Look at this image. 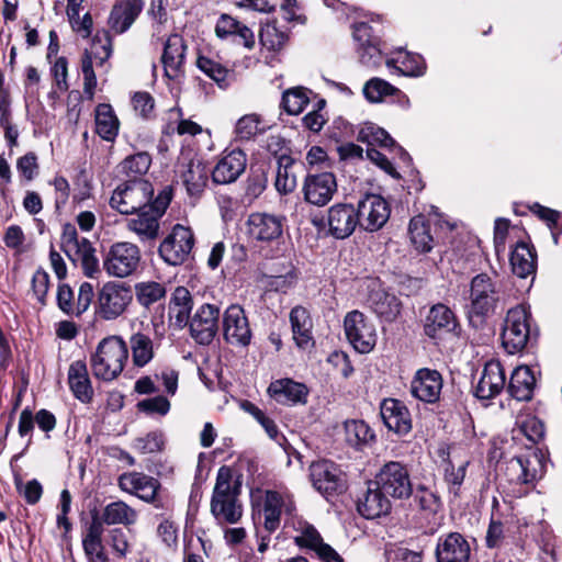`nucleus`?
I'll list each match as a JSON object with an SVG mask.
<instances>
[{
	"instance_id": "f257e3e1",
	"label": "nucleus",
	"mask_w": 562,
	"mask_h": 562,
	"mask_svg": "<svg viewBox=\"0 0 562 562\" xmlns=\"http://www.w3.org/2000/svg\"><path fill=\"white\" fill-rule=\"evenodd\" d=\"M240 484L233 482L231 468L223 465L218 469L213 488L210 510L218 525H235L244 514L240 501Z\"/></svg>"
},
{
	"instance_id": "f03ea898",
	"label": "nucleus",
	"mask_w": 562,
	"mask_h": 562,
	"mask_svg": "<svg viewBox=\"0 0 562 562\" xmlns=\"http://www.w3.org/2000/svg\"><path fill=\"white\" fill-rule=\"evenodd\" d=\"M510 299L506 284L497 277L479 273L470 283V317L484 318L504 308Z\"/></svg>"
},
{
	"instance_id": "7ed1b4c3",
	"label": "nucleus",
	"mask_w": 562,
	"mask_h": 562,
	"mask_svg": "<svg viewBox=\"0 0 562 562\" xmlns=\"http://www.w3.org/2000/svg\"><path fill=\"white\" fill-rule=\"evenodd\" d=\"M128 358V347L120 336L103 338L90 357L93 375L103 381L116 379Z\"/></svg>"
},
{
	"instance_id": "20e7f679",
	"label": "nucleus",
	"mask_w": 562,
	"mask_h": 562,
	"mask_svg": "<svg viewBox=\"0 0 562 562\" xmlns=\"http://www.w3.org/2000/svg\"><path fill=\"white\" fill-rule=\"evenodd\" d=\"M153 196L154 187L148 180L127 179L113 191L110 205L122 214H134L149 207Z\"/></svg>"
},
{
	"instance_id": "39448f33",
	"label": "nucleus",
	"mask_w": 562,
	"mask_h": 562,
	"mask_svg": "<svg viewBox=\"0 0 562 562\" xmlns=\"http://www.w3.org/2000/svg\"><path fill=\"white\" fill-rule=\"evenodd\" d=\"M60 248L74 263H79L87 277L92 278L99 271V260L95 249L86 237L79 238L74 224L63 226Z\"/></svg>"
},
{
	"instance_id": "423d86ee",
	"label": "nucleus",
	"mask_w": 562,
	"mask_h": 562,
	"mask_svg": "<svg viewBox=\"0 0 562 562\" xmlns=\"http://www.w3.org/2000/svg\"><path fill=\"white\" fill-rule=\"evenodd\" d=\"M171 196V189L166 187L158 193L149 207L136 212L137 216L127 221V228L134 232L142 241L156 239L159 233V218L165 214Z\"/></svg>"
},
{
	"instance_id": "0eeeda50",
	"label": "nucleus",
	"mask_w": 562,
	"mask_h": 562,
	"mask_svg": "<svg viewBox=\"0 0 562 562\" xmlns=\"http://www.w3.org/2000/svg\"><path fill=\"white\" fill-rule=\"evenodd\" d=\"M530 313L522 306L517 305L508 310L501 335L502 345L509 355L524 350L530 337Z\"/></svg>"
},
{
	"instance_id": "6e6552de",
	"label": "nucleus",
	"mask_w": 562,
	"mask_h": 562,
	"mask_svg": "<svg viewBox=\"0 0 562 562\" xmlns=\"http://www.w3.org/2000/svg\"><path fill=\"white\" fill-rule=\"evenodd\" d=\"M374 481L390 499L404 501L413 494L409 471L402 462H386L376 473Z\"/></svg>"
},
{
	"instance_id": "1a4fd4ad",
	"label": "nucleus",
	"mask_w": 562,
	"mask_h": 562,
	"mask_svg": "<svg viewBox=\"0 0 562 562\" xmlns=\"http://www.w3.org/2000/svg\"><path fill=\"white\" fill-rule=\"evenodd\" d=\"M546 472V458L541 450H532L512 458L506 463L508 481L519 485L533 487Z\"/></svg>"
},
{
	"instance_id": "9d476101",
	"label": "nucleus",
	"mask_w": 562,
	"mask_h": 562,
	"mask_svg": "<svg viewBox=\"0 0 562 562\" xmlns=\"http://www.w3.org/2000/svg\"><path fill=\"white\" fill-rule=\"evenodd\" d=\"M308 472L313 487L327 498L341 494L347 488L345 473L330 460L322 459L312 462Z\"/></svg>"
},
{
	"instance_id": "9b49d317",
	"label": "nucleus",
	"mask_w": 562,
	"mask_h": 562,
	"mask_svg": "<svg viewBox=\"0 0 562 562\" xmlns=\"http://www.w3.org/2000/svg\"><path fill=\"white\" fill-rule=\"evenodd\" d=\"M133 300L132 290L125 283L106 282L98 292L97 314L105 321L121 316Z\"/></svg>"
},
{
	"instance_id": "f8f14e48",
	"label": "nucleus",
	"mask_w": 562,
	"mask_h": 562,
	"mask_svg": "<svg viewBox=\"0 0 562 562\" xmlns=\"http://www.w3.org/2000/svg\"><path fill=\"white\" fill-rule=\"evenodd\" d=\"M140 261L139 248L127 241L113 244L103 261L105 272L115 278L132 276L138 268Z\"/></svg>"
},
{
	"instance_id": "ddd939ff",
	"label": "nucleus",
	"mask_w": 562,
	"mask_h": 562,
	"mask_svg": "<svg viewBox=\"0 0 562 562\" xmlns=\"http://www.w3.org/2000/svg\"><path fill=\"white\" fill-rule=\"evenodd\" d=\"M193 246V232L189 227L177 224L160 244L158 252L166 263L179 266L188 260Z\"/></svg>"
},
{
	"instance_id": "4468645a",
	"label": "nucleus",
	"mask_w": 562,
	"mask_h": 562,
	"mask_svg": "<svg viewBox=\"0 0 562 562\" xmlns=\"http://www.w3.org/2000/svg\"><path fill=\"white\" fill-rule=\"evenodd\" d=\"M344 328L348 341L358 352H370L375 346V327L360 311L355 310L347 313Z\"/></svg>"
},
{
	"instance_id": "2eb2a0df",
	"label": "nucleus",
	"mask_w": 562,
	"mask_h": 562,
	"mask_svg": "<svg viewBox=\"0 0 562 562\" xmlns=\"http://www.w3.org/2000/svg\"><path fill=\"white\" fill-rule=\"evenodd\" d=\"M359 227L367 232L381 229L390 217L389 203L379 194H367L356 207Z\"/></svg>"
},
{
	"instance_id": "dca6fc26",
	"label": "nucleus",
	"mask_w": 562,
	"mask_h": 562,
	"mask_svg": "<svg viewBox=\"0 0 562 562\" xmlns=\"http://www.w3.org/2000/svg\"><path fill=\"white\" fill-rule=\"evenodd\" d=\"M119 486L122 491L137 496L139 499L162 507L159 498L160 482L142 472L123 473L119 477Z\"/></svg>"
},
{
	"instance_id": "f3484780",
	"label": "nucleus",
	"mask_w": 562,
	"mask_h": 562,
	"mask_svg": "<svg viewBox=\"0 0 562 562\" xmlns=\"http://www.w3.org/2000/svg\"><path fill=\"white\" fill-rule=\"evenodd\" d=\"M178 172L190 195L200 194L209 180V169L192 151H184L178 159Z\"/></svg>"
},
{
	"instance_id": "a211bd4d",
	"label": "nucleus",
	"mask_w": 562,
	"mask_h": 562,
	"mask_svg": "<svg viewBox=\"0 0 562 562\" xmlns=\"http://www.w3.org/2000/svg\"><path fill=\"white\" fill-rule=\"evenodd\" d=\"M223 336L226 342L246 347L252 334L244 308L238 304L229 305L223 314Z\"/></svg>"
},
{
	"instance_id": "6ab92c4d",
	"label": "nucleus",
	"mask_w": 562,
	"mask_h": 562,
	"mask_svg": "<svg viewBox=\"0 0 562 562\" xmlns=\"http://www.w3.org/2000/svg\"><path fill=\"white\" fill-rule=\"evenodd\" d=\"M220 308L214 304H202L188 325L192 338L200 345H210L218 330Z\"/></svg>"
},
{
	"instance_id": "aec40b11",
	"label": "nucleus",
	"mask_w": 562,
	"mask_h": 562,
	"mask_svg": "<svg viewBox=\"0 0 562 562\" xmlns=\"http://www.w3.org/2000/svg\"><path fill=\"white\" fill-rule=\"evenodd\" d=\"M337 192V181L333 172L307 175L303 184L304 200L316 206L326 205Z\"/></svg>"
},
{
	"instance_id": "412c9836",
	"label": "nucleus",
	"mask_w": 562,
	"mask_h": 562,
	"mask_svg": "<svg viewBox=\"0 0 562 562\" xmlns=\"http://www.w3.org/2000/svg\"><path fill=\"white\" fill-rule=\"evenodd\" d=\"M443 380L437 370L422 368L416 371L411 382V394L428 404L439 401Z\"/></svg>"
},
{
	"instance_id": "4be33fe9",
	"label": "nucleus",
	"mask_w": 562,
	"mask_h": 562,
	"mask_svg": "<svg viewBox=\"0 0 562 562\" xmlns=\"http://www.w3.org/2000/svg\"><path fill=\"white\" fill-rule=\"evenodd\" d=\"M93 297V286L89 282L80 284L77 301H75L71 288L63 283L58 285L56 300L60 311L67 315L78 317L89 308Z\"/></svg>"
},
{
	"instance_id": "5701e85b",
	"label": "nucleus",
	"mask_w": 562,
	"mask_h": 562,
	"mask_svg": "<svg viewBox=\"0 0 562 562\" xmlns=\"http://www.w3.org/2000/svg\"><path fill=\"white\" fill-rule=\"evenodd\" d=\"M283 226L284 217L274 214L252 213L247 220L249 236L263 243L278 240L282 236Z\"/></svg>"
},
{
	"instance_id": "b1692460",
	"label": "nucleus",
	"mask_w": 562,
	"mask_h": 562,
	"mask_svg": "<svg viewBox=\"0 0 562 562\" xmlns=\"http://www.w3.org/2000/svg\"><path fill=\"white\" fill-rule=\"evenodd\" d=\"M187 44L179 34H171L164 44L161 64L165 76L176 80L184 75Z\"/></svg>"
},
{
	"instance_id": "393cba45",
	"label": "nucleus",
	"mask_w": 562,
	"mask_h": 562,
	"mask_svg": "<svg viewBox=\"0 0 562 562\" xmlns=\"http://www.w3.org/2000/svg\"><path fill=\"white\" fill-rule=\"evenodd\" d=\"M295 543L301 548L313 550L324 562H345L329 544L323 541L317 529L308 522H299Z\"/></svg>"
},
{
	"instance_id": "a878e982",
	"label": "nucleus",
	"mask_w": 562,
	"mask_h": 562,
	"mask_svg": "<svg viewBox=\"0 0 562 562\" xmlns=\"http://www.w3.org/2000/svg\"><path fill=\"white\" fill-rule=\"evenodd\" d=\"M328 232L337 239L349 237L359 226L356 207L352 204L338 203L329 207L327 213Z\"/></svg>"
},
{
	"instance_id": "bb28decb",
	"label": "nucleus",
	"mask_w": 562,
	"mask_h": 562,
	"mask_svg": "<svg viewBox=\"0 0 562 562\" xmlns=\"http://www.w3.org/2000/svg\"><path fill=\"white\" fill-rule=\"evenodd\" d=\"M459 328L454 313L445 304L434 305L424 325L425 334L432 339H441L447 334H456Z\"/></svg>"
},
{
	"instance_id": "cd10ccee",
	"label": "nucleus",
	"mask_w": 562,
	"mask_h": 562,
	"mask_svg": "<svg viewBox=\"0 0 562 562\" xmlns=\"http://www.w3.org/2000/svg\"><path fill=\"white\" fill-rule=\"evenodd\" d=\"M380 414L389 430L405 436L412 430V416L406 405L396 398H384L380 405Z\"/></svg>"
},
{
	"instance_id": "c85d7f7f",
	"label": "nucleus",
	"mask_w": 562,
	"mask_h": 562,
	"mask_svg": "<svg viewBox=\"0 0 562 562\" xmlns=\"http://www.w3.org/2000/svg\"><path fill=\"white\" fill-rule=\"evenodd\" d=\"M357 509L364 518L374 519L387 515L392 509V503L373 480L368 483L367 491L359 497Z\"/></svg>"
},
{
	"instance_id": "c756f323",
	"label": "nucleus",
	"mask_w": 562,
	"mask_h": 562,
	"mask_svg": "<svg viewBox=\"0 0 562 562\" xmlns=\"http://www.w3.org/2000/svg\"><path fill=\"white\" fill-rule=\"evenodd\" d=\"M470 555V543L461 533L450 532L438 539L437 562H469Z\"/></svg>"
},
{
	"instance_id": "7c9ffc66",
	"label": "nucleus",
	"mask_w": 562,
	"mask_h": 562,
	"mask_svg": "<svg viewBox=\"0 0 562 562\" xmlns=\"http://www.w3.org/2000/svg\"><path fill=\"white\" fill-rule=\"evenodd\" d=\"M246 155L240 149H234L224 155L212 170V180L216 184L235 182L245 171Z\"/></svg>"
},
{
	"instance_id": "2f4dec72",
	"label": "nucleus",
	"mask_w": 562,
	"mask_h": 562,
	"mask_svg": "<svg viewBox=\"0 0 562 562\" xmlns=\"http://www.w3.org/2000/svg\"><path fill=\"white\" fill-rule=\"evenodd\" d=\"M506 376L499 361L491 360L485 363L482 375L475 386V396L481 400H490L504 390Z\"/></svg>"
},
{
	"instance_id": "473e14b6",
	"label": "nucleus",
	"mask_w": 562,
	"mask_h": 562,
	"mask_svg": "<svg viewBox=\"0 0 562 562\" xmlns=\"http://www.w3.org/2000/svg\"><path fill=\"white\" fill-rule=\"evenodd\" d=\"M268 392L272 398L282 405L305 404L308 389L305 384L291 379H280L270 383Z\"/></svg>"
},
{
	"instance_id": "72a5a7b5",
	"label": "nucleus",
	"mask_w": 562,
	"mask_h": 562,
	"mask_svg": "<svg viewBox=\"0 0 562 562\" xmlns=\"http://www.w3.org/2000/svg\"><path fill=\"white\" fill-rule=\"evenodd\" d=\"M144 8V0H119L109 18L111 29L122 34L126 32L134 23Z\"/></svg>"
},
{
	"instance_id": "f704fd0d",
	"label": "nucleus",
	"mask_w": 562,
	"mask_h": 562,
	"mask_svg": "<svg viewBox=\"0 0 562 562\" xmlns=\"http://www.w3.org/2000/svg\"><path fill=\"white\" fill-rule=\"evenodd\" d=\"M68 384L77 400L82 403H90L92 401L94 392L85 361L77 360L69 366Z\"/></svg>"
},
{
	"instance_id": "c9c22d12",
	"label": "nucleus",
	"mask_w": 562,
	"mask_h": 562,
	"mask_svg": "<svg viewBox=\"0 0 562 562\" xmlns=\"http://www.w3.org/2000/svg\"><path fill=\"white\" fill-rule=\"evenodd\" d=\"M537 254L533 247L518 241L510 254V266L514 274L526 279L535 276L537 269Z\"/></svg>"
},
{
	"instance_id": "e433bc0d",
	"label": "nucleus",
	"mask_w": 562,
	"mask_h": 562,
	"mask_svg": "<svg viewBox=\"0 0 562 562\" xmlns=\"http://www.w3.org/2000/svg\"><path fill=\"white\" fill-rule=\"evenodd\" d=\"M409 240L414 249L419 254L431 251L435 245L430 233V220L419 214L414 216L408 225Z\"/></svg>"
},
{
	"instance_id": "4c0bfd02",
	"label": "nucleus",
	"mask_w": 562,
	"mask_h": 562,
	"mask_svg": "<svg viewBox=\"0 0 562 562\" xmlns=\"http://www.w3.org/2000/svg\"><path fill=\"white\" fill-rule=\"evenodd\" d=\"M193 307V301L190 291L184 286H177L171 295L169 303L170 318H175V324L182 328L190 321V313Z\"/></svg>"
},
{
	"instance_id": "58836bf2",
	"label": "nucleus",
	"mask_w": 562,
	"mask_h": 562,
	"mask_svg": "<svg viewBox=\"0 0 562 562\" xmlns=\"http://www.w3.org/2000/svg\"><path fill=\"white\" fill-rule=\"evenodd\" d=\"M536 379L530 368L518 367L512 373L507 390L518 401H529L532 396Z\"/></svg>"
},
{
	"instance_id": "ea45409f",
	"label": "nucleus",
	"mask_w": 562,
	"mask_h": 562,
	"mask_svg": "<svg viewBox=\"0 0 562 562\" xmlns=\"http://www.w3.org/2000/svg\"><path fill=\"white\" fill-rule=\"evenodd\" d=\"M290 322L296 346L306 348L313 340L312 319L308 311L303 306L293 307L290 312Z\"/></svg>"
},
{
	"instance_id": "a19ab883",
	"label": "nucleus",
	"mask_w": 562,
	"mask_h": 562,
	"mask_svg": "<svg viewBox=\"0 0 562 562\" xmlns=\"http://www.w3.org/2000/svg\"><path fill=\"white\" fill-rule=\"evenodd\" d=\"M412 496L418 512L426 518L436 516L442 508V502L437 491L424 484H418L415 490L413 488Z\"/></svg>"
},
{
	"instance_id": "79ce46f5",
	"label": "nucleus",
	"mask_w": 562,
	"mask_h": 562,
	"mask_svg": "<svg viewBox=\"0 0 562 562\" xmlns=\"http://www.w3.org/2000/svg\"><path fill=\"white\" fill-rule=\"evenodd\" d=\"M373 312L385 321H393L401 312V303L393 294L384 291H373L369 296Z\"/></svg>"
},
{
	"instance_id": "37998d69",
	"label": "nucleus",
	"mask_w": 562,
	"mask_h": 562,
	"mask_svg": "<svg viewBox=\"0 0 562 562\" xmlns=\"http://www.w3.org/2000/svg\"><path fill=\"white\" fill-rule=\"evenodd\" d=\"M95 132L106 142H113L117 136L119 120L110 104L101 103L97 106Z\"/></svg>"
},
{
	"instance_id": "c03bdc74",
	"label": "nucleus",
	"mask_w": 562,
	"mask_h": 562,
	"mask_svg": "<svg viewBox=\"0 0 562 562\" xmlns=\"http://www.w3.org/2000/svg\"><path fill=\"white\" fill-rule=\"evenodd\" d=\"M130 348L132 350L133 363L138 368L148 364L155 356V344L153 339L140 331L134 333L130 337Z\"/></svg>"
},
{
	"instance_id": "a18cd8bd",
	"label": "nucleus",
	"mask_w": 562,
	"mask_h": 562,
	"mask_svg": "<svg viewBox=\"0 0 562 562\" xmlns=\"http://www.w3.org/2000/svg\"><path fill=\"white\" fill-rule=\"evenodd\" d=\"M105 525H134L137 512L123 501H115L104 506L101 514Z\"/></svg>"
},
{
	"instance_id": "49530a36",
	"label": "nucleus",
	"mask_w": 562,
	"mask_h": 562,
	"mask_svg": "<svg viewBox=\"0 0 562 562\" xmlns=\"http://www.w3.org/2000/svg\"><path fill=\"white\" fill-rule=\"evenodd\" d=\"M283 505V497L280 493L276 491L266 492L262 513L265 517L263 525L269 532H273L279 528Z\"/></svg>"
},
{
	"instance_id": "de8ad7c7",
	"label": "nucleus",
	"mask_w": 562,
	"mask_h": 562,
	"mask_svg": "<svg viewBox=\"0 0 562 562\" xmlns=\"http://www.w3.org/2000/svg\"><path fill=\"white\" fill-rule=\"evenodd\" d=\"M151 165V156L139 151L127 156L120 165L119 170L128 179H144Z\"/></svg>"
},
{
	"instance_id": "09e8293b",
	"label": "nucleus",
	"mask_w": 562,
	"mask_h": 562,
	"mask_svg": "<svg viewBox=\"0 0 562 562\" xmlns=\"http://www.w3.org/2000/svg\"><path fill=\"white\" fill-rule=\"evenodd\" d=\"M346 441L357 449L371 443L375 435L370 426L363 420H347L345 423Z\"/></svg>"
},
{
	"instance_id": "8fccbe9b",
	"label": "nucleus",
	"mask_w": 562,
	"mask_h": 562,
	"mask_svg": "<svg viewBox=\"0 0 562 562\" xmlns=\"http://www.w3.org/2000/svg\"><path fill=\"white\" fill-rule=\"evenodd\" d=\"M166 293V286L160 282L144 281L135 284L136 300L146 308L165 299Z\"/></svg>"
},
{
	"instance_id": "3c124183",
	"label": "nucleus",
	"mask_w": 562,
	"mask_h": 562,
	"mask_svg": "<svg viewBox=\"0 0 562 562\" xmlns=\"http://www.w3.org/2000/svg\"><path fill=\"white\" fill-rule=\"evenodd\" d=\"M293 159L288 155L278 158V170L276 175V189L282 194L292 192L296 187L295 175L291 171Z\"/></svg>"
},
{
	"instance_id": "603ef678",
	"label": "nucleus",
	"mask_w": 562,
	"mask_h": 562,
	"mask_svg": "<svg viewBox=\"0 0 562 562\" xmlns=\"http://www.w3.org/2000/svg\"><path fill=\"white\" fill-rule=\"evenodd\" d=\"M394 63H400L397 69L405 76L418 77L424 75L426 65L424 58L418 54L405 52L397 59H389L387 67H392Z\"/></svg>"
},
{
	"instance_id": "864d4df0",
	"label": "nucleus",
	"mask_w": 562,
	"mask_h": 562,
	"mask_svg": "<svg viewBox=\"0 0 562 562\" xmlns=\"http://www.w3.org/2000/svg\"><path fill=\"white\" fill-rule=\"evenodd\" d=\"M259 38L261 44L269 50H280L286 43L288 32L281 30L277 22L267 23L260 31Z\"/></svg>"
},
{
	"instance_id": "5fc2aeb1",
	"label": "nucleus",
	"mask_w": 562,
	"mask_h": 562,
	"mask_svg": "<svg viewBox=\"0 0 562 562\" xmlns=\"http://www.w3.org/2000/svg\"><path fill=\"white\" fill-rule=\"evenodd\" d=\"M308 102L310 99L306 90L301 87H296L283 92L281 104L288 114L297 115L303 112Z\"/></svg>"
},
{
	"instance_id": "6e6d98bb",
	"label": "nucleus",
	"mask_w": 562,
	"mask_h": 562,
	"mask_svg": "<svg viewBox=\"0 0 562 562\" xmlns=\"http://www.w3.org/2000/svg\"><path fill=\"white\" fill-rule=\"evenodd\" d=\"M89 54H92V63L95 61L98 67L104 66L112 55V38L108 31L97 33Z\"/></svg>"
},
{
	"instance_id": "4d7b16f0",
	"label": "nucleus",
	"mask_w": 562,
	"mask_h": 562,
	"mask_svg": "<svg viewBox=\"0 0 562 562\" xmlns=\"http://www.w3.org/2000/svg\"><path fill=\"white\" fill-rule=\"evenodd\" d=\"M196 66L220 87L227 86L226 79L229 75V70L218 61L205 56H199L196 59Z\"/></svg>"
},
{
	"instance_id": "13d9d810",
	"label": "nucleus",
	"mask_w": 562,
	"mask_h": 562,
	"mask_svg": "<svg viewBox=\"0 0 562 562\" xmlns=\"http://www.w3.org/2000/svg\"><path fill=\"white\" fill-rule=\"evenodd\" d=\"M398 89L380 78H372L363 87V94L370 102H380L386 95H392Z\"/></svg>"
},
{
	"instance_id": "bf43d9fd",
	"label": "nucleus",
	"mask_w": 562,
	"mask_h": 562,
	"mask_svg": "<svg viewBox=\"0 0 562 562\" xmlns=\"http://www.w3.org/2000/svg\"><path fill=\"white\" fill-rule=\"evenodd\" d=\"M262 131L263 128L260 127V117L254 113L241 116L235 126L236 138L240 140H249Z\"/></svg>"
},
{
	"instance_id": "052dcab7",
	"label": "nucleus",
	"mask_w": 562,
	"mask_h": 562,
	"mask_svg": "<svg viewBox=\"0 0 562 562\" xmlns=\"http://www.w3.org/2000/svg\"><path fill=\"white\" fill-rule=\"evenodd\" d=\"M518 435L525 436L530 442L537 443L544 435V426L540 419L535 416H526L517 422Z\"/></svg>"
},
{
	"instance_id": "680f3d73",
	"label": "nucleus",
	"mask_w": 562,
	"mask_h": 562,
	"mask_svg": "<svg viewBox=\"0 0 562 562\" xmlns=\"http://www.w3.org/2000/svg\"><path fill=\"white\" fill-rule=\"evenodd\" d=\"M359 139L368 143L370 146L380 145L382 147H391L394 145V139L389 133L374 124H368L361 128Z\"/></svg>"
},
{
	"instance_id": "e2e57ef3",
	"label": "nucleus",
	"mask_w": 562,
	"mask_h": 562,
	"mask_svg": "<svg viewBox=\"0 0 562 562\" xmlns=\"http://www.w3.org/2000/svg\"><path fill=\"white\" fill-rule=\"evenodd\" d=\"M469 462H461L456 467L452 462H449L445 470V481L449 485V492L454 496H459L460 487L464 481L467 467Z\"/></svg>"
},
{
	"instance_id": "0e129e2a",
	"label": "nucleus",
	"mask_w": 562,
	"mask_h": 562,
	"mask_svg": "<svg viewBox=\"0 0 562 562\" xmlns=\"http://www.w3.org/2000/svg\"><path fill=\"white\" fill-rule=\"evenodd\" d=\"M81 70L83 75V92L89 99H92L97 87V77L92 65V54H89V50H86L82 56Z\"/></svg>"
},
{
	"instance_id": "69168bd1",
	"label": "nucleus",
	"mask_w": 562,
	"mask_h": 562,
	"mask_svg": "<svg viewBox=\"0 0 562 562\" xmlns=\"http://www.w3.org/2000/svg\"><path fill=\"white\" fill-rule=\"evenodd\" d=\"M137 407L140 412L148 415L158 414L165 416L170 411V402L167 397L157 395L138 402Z\"/></svg>"
},
{
	"instance_id": "338daca9",
	"label": "nucleus",
	"mask_w": 562,
	"mask_h": 562,
	"mask_svg": "<svg viewBox=\"0 0 562 562\" xmlns=\"http://www.w3.org/2000/svg\"><path fill=\"white\" fill-rule=\"evenodd\" d=\"M241 407L248 412L254 418L265 428L268 436L276 439L278 436V427L273 419L266 416V414L251 402L245 401Z\"/></svg>"
},
{
	"instance_id": "774afa93",
	"label": "nucleus",
	"mask_w": 562,
	"mask_h": 562,
	"mask_svg": "<svg viewBox=\"0 0 562 562\" xmlns=\"http://www.w3.org/2000/svg\"><path fill=\"white\" fill-rule=\"evenodd\" d=\"M38 168L37 156L33 151L25 154L16 161V169L26 181H32L38 175Z\"/></svg>"
}]
</instances>
